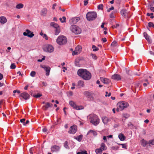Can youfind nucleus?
I'll list each match as a JSON object with an SVG mask.
<instances>
[{"mask_svg": "<svg viewBox=\"0 0 154 154\" xmlns=\"http://www.w3.org/2000/svg\"><path fill=\"white\" fill-rule=\"evenodd\" d=\"M77 74L84 79L86 80L90 79L91 77V73L86 69H79L77 72Z\"/></svg>", "mask_w": 154, "mask_h": 154, "instance_id": "f257e3e1", "label": "nucleus"}, {"mask_svg": "<svg viewBox=\"0 0 154 154\" xmlns=\"http://www.w3.org/2000/svg\"><path fill=\"white\" fill-rule=\"evenodd\" d=\"M89 120L91 123L95 125H97L99 123V119L97 116L94 114H91L89 116Z\"/></svg>", "mask_w": 154, "mask_h": 154, "instance_id": "f03ea898", "label": "nucleus"}, {"mask_svg": "<svg viewBox=\"0 0 154 154\" xmlns=\"http://www.w3.org/2000/svg\"><path fill=\"white\" fill-rule=\"evenodd\" d=\"M129 106L128 103L124 101H121L117 104V109L116 111L119 112V110H122L125 108Z\"/></svg>", "mask_w": 154, "mask_h": 154, "instance_id": "7ed1b4c3", "label": "nucleus"}, {"mask_svg": "<svg viewBox=\"0 0 154 154\" xmlns=\"http://www.w3.org/2000/svg\"><path fill=\"white\" fill-rule=\"evenodd\" d=\"M97 17V13L94 12H88L86 15L87 19L89 21H91L94 20Z\"/></svg>", "mask_w": 154, "mask_h": 154, "instance_id": "20e7f679", "label": "nucleus"}, {"mask_svg": "<svg viewBox=\"0 0 154 154\" xmlns=\"http://www.w3.org/2000/svg\"><path fill=\"white\" fill-rule=\"evenodd\" d=\"M57 42L59 45H63L66 43L67 39L63 35L60 36L57 39Z\"/></svg>", "mask_w": 154, "mask_h": 154, "instance_id": "39448f33", "label": "nucleus"}, {"mask_svg": "<svg viewBox=\"0 0 154 154\" xmlns=\"http://www.w3.org/2000/svg\"><path fill=\"white\" fill-rule=\"evenodd\" d=\"M71 30L72 32L76 34H79L81 32V29L75 25H72Z\"/></svg>", "mask_w": 154, "mask_h": 154, "instance_id": "423d86ee", "label": "nucleus"}, {"mask_svg": "<svg viewBox=\"0 0 154 154\" xmlns=\"http://www.w3.org/2000/svg\"><path fill=\"white\" fill-rule=\"evenodd\" d=\"M83 94L89 100L92 101L94 100V98L93 96V94L91 92L86 91L84 92Z\"/></svg>", "mask_w": 154, "mask_h": 154, "instance_id": "0eeeda50", "label": "nucleus"}, {"mask_svg": "<svg viewBox=\"0 0 154 154\" xmlns=\"http://www.w3.org/2000/svg\"><path fill=\"white\" fill-rule=\"evenodd\" d=\"M69 105L74 109L76 110H80L83 109V107L82 106H77L76 105L75 103L72 101L69 102Z\"/></svg>", "mask_w": 154, "mask_h": 154, "instance_id": "6e6552de", "label": "nucleus"}, {"mask_svg": "<svg viewBox=\"0 0 154 154\" xmlns=\"http://www.w3.org/2000/svg\"><path fill=\"white\" fill-rule=\"evenodd\" d=\"M121 14L123 17L125 18H129L131 16L129 14V12L125 9H123L121 10Z\"/></svg>", "mask_w": 154, "mask_h": 154, "instance_id": "1a4fd4ad", "label": "nucleus"}, {"mask_svg": "<svg viewBox=\"0 0 154 154\" xmlns=\"http://www.w3.org/2000/svg\"><path fill=\"white\" fill-rule=\"evenodd\" d=\"M77 126L76 125H74L70 127L68 132L70 134H75L77 131Z\"/></svg>", "mask_w": 154, "mask_h": 154, "instance_id": "9d476101", "label": "nucleus"}, {"mask_svg": "<svg viewBox=\"0 0 154 154\" xmlns=\"http://www.w3.org/2000/svg\"><path fill=\"white\" fill-rule=\"evenodd\" d=\"M23 35L30 38L33 37L34 35L32 32H31V31L28 29H26V31L23 32Z\"/></svg>", "mask_w": 154, "mask_h": 154, "instance_id": "9b49d317", "label": "nucleus"}, {"mask_svg": "<svg viewBox=\"0 0 154 154\" xmlns=\"http://www.w3.org/2000/svg\"><path fill=\"white\" fill-rule=\"evenodd\" d=\"M40 67L44 69L46 72L45 75L46 76H48L49 75V73L51 69V68L48 66H46L45 65H41Z\"/></svg>", "mask_w": 154, "mask_h": 154, "instance_id": "f8f14e48", "label": "nucleus"}, {"mask_svg": "<svg viewBox=\"0 0 154 154\" xmlns=\"http://www.w3.org/2000/svg\"><path fill=\"white\" fill-rule=\"evenodd\" d=\"M44 50L46 51L51 52L53 51L54 48L51 45H48L44 48Z\"/></svg>", "mask_w": 154, "mask_h": 154, "instance_id": "ddd939ff", "label": "nucleus"}, {"mask_svg": "<svg viewBox=\"0 0 154 154\" xmlns=\"http://www.w3.org/2000/svg\"><path fill=\"white\" fill-rule=\"evenodd\" d=\"M80 19V18L79 17H76L72 18L70 19L69 20V23L72 24L76 23L78 21H79Z\"/></svg>", "mask_w": 154, "mask_h": 154, "instance_id": "4468645a", "label": "nucleus"}, {"mask_svg": "<svg viewBox=\"0 0 154 154\" xmlns=\"http://www.w3.org/2000/svg\"><path fill=\"white\" fill-rule=\"evenodd\" d=\"M20 96L26 100L29 99L30 97L29 95L28 94V93L26 92L21 93L20 94Z\"/></svg>", "mask_w": 154, "mask_h": 154, "instance_id": "2eb2a0df", "label": "nucleus"}, {"mask_svg": "<svg viewBox=\"0 0 154 154\" xmlns=\"http://www.w3.org/2000/svg\"><path fill=\"white\" fill-rule=\"evenodd\" d=\"M112 78L117 81L120 80L121 77L120 75L117 74H115L112 76Z\"/></svg>", "mask_w": 154, "mask_h": 154, "instance_id": "dca6fc26", "label": "nucleus"}, {"mask_svg": "<svg viewBox=\"0 0 154 154\" xmlns=\"http://www.w3.org/2000/svg\"><path fill=\"white\" fill-rule=\"evenodd\" d=\"M60 147L56 145H54L51 146V149L52 152H57L60 149Z\"/></svg>", "mask_w": 154, "mask_h": 154, "instance_id": "f3484780", "label": "nucleus"}, {"mask_svg": "<svg viewBox=\"0 0 154 154\" xmlns=\"http://www.w3.org/2000/svg\"><path fill=\"white\" fill-rule=\"evenodd\" d=\"M52 104L49 103L47 102L45 103V105L42 107V109L45 110H47L49 107H51Z\"/></svg>", "mask_w": 154, "mask_h": 154, "instance_id": "a211bd4d", "label": "nucleus"}, {"mask_svg": "<svg viewBox=\"0 0 154 154\" xmlns=\"http://www.w3.org/2000/svg\"><path fill=\"white\" fill-rule=\"evenodd\" d=\"M100 80L103 83L106 84H108L109 82V80L107 79L101 77L100 78Z\"/></svg>", "mask_w": 154, "mask_h": 154, "instance_id": "6ab92c4d", "label": "nucleus"}, {"mask_svg": "<svg viewBox=\"0 0 154 154\" xmlns=\"http://www.w3.org/2000/svg\"><path fill=\"white\" fill-rule=\"evenodd\" d=\"M143 35L147 41H148L149 43H151L152 42V40L150 38L149 36L148 35L147 33L144 32L143 33Z\"/></svg>", "mask_w": 154, "mask_h": 154, "instance_id": "aec40b11", "label": "nucleus"}, {"mask_svg": "<svg viewBox=\"0 0 154 154\" xmlns=\"http://www.w3.org/2000/svg\"><path fill=\"white\" fill-rule=\"evenodd\" d=\"M7 21L6 18L4 16L0 17V22L2 24H4Z\"/></svg>", "mask_w": 154, "mask_h": 154, "instance_id": "412c9836", "label": "nucleus"}, {"mask_svg": "<svg viewBox=\"0 0 154 154\" xmlns=\"http://www.w3.org/2000/svg\"><path fill=\"white\" fill-rule=\"evenodd\" d=\"M47 13V9L43 8L42 9L41 12V14L43 16H45Z\"/></svg>", "mask_w": 154, "mask_h": 154, "instance_id": "4be33fe9", "label": "nucleus"}, {"mask_svg": "<svg viewBox=\"0 0 154 154\" xmlns=\"http://www.w3.org/2000/svg\"><path fill=\"white\" fill-rule=\"evenodd\" d=\"M141 142L142 146L143 147H145L146 145L148 143L147 141L143 139L141 140Z\"/></svg>", "mask_w": 154, "mask_h": 154, "instance_id": "5701e85b", "label": "nucleus"}, {"mask_svg": "<svg viewBox=\"0 0 154 154\" xmlns=\"http://www.w3.org/2000/svg\"><path fill=\"white\" fill-rule=\"evenodd\" d=\"M102 121L104 124H106L109 121V119L106 117H104L102 119Z\"/></svg>", "mask_w": 154, "mask_h": 154, "instance_id": "b1692460", "label": "nucleus"}, {"mask_svg": "<svg viewBox=\"0 0 154 154\" xmlns=\"http://www.w3.org/2000/svg\"><path fill=\"white\" fill-rule=\"evenodd\" d=\"M101 150H106L107 149V147L105 144L104 143H102L100 145V148Z\"/></svg>", "mask_w": 154, "mask_h": 154, "instance_id": "393cba45", "label": "nucleus"}, {"mask_svg": "<svg viewBox=\"0 0 154 154\" xmlns=\"http://www.w3.org/2000/svg\"><path fill=\"white\" fill-rule=\"evenodd\" d=\"M82 47L81 46L78 45L75 47V50L79 54L82 51Z\"/></svg>", "mask_w": 154, "mask_h": 154, "instance_id": "a878e982", "label": "nucleus"}, {"mask_svg": "<svg viewBox=\"0 0 154 154\" xmlns=\"http://www.w3.org/2000/svg\"><path fill=\"white\" fill-rule=\"evenodd\" d=\"M119 137L121 141H124L125 138V136L122 133L119 135Z\"/></svg>", "mask_w": 154, "mask_h": 154, "instance_id": "bb28decb", "label": "nucleus"}, {"mask_svg": "<svg viewBox=\"0 0 154 154\" xmlns=\"http://www.w3.org/2000/svg\"><path fill=\"white\" fill-rule=\"evenodd\" d=\"M78 85L80 87H83L84 85V82L81 80H80L78 81Z\"/></svg>", "mask_w": 154, "mask_h": 154, "instance_id": "cd10ccee", "label": "nucleus"}, {"mask_svg": "<svg viewBox=\"0 0 154 154\" xmlns=\"http://www.w3.org/2000/svg\"><path fill=\"white\" fill-rule=\"evenodd\" d=\"M117 10H115L110 15V17L111 18H113L115 17L114 14L117 13Z\"/></svg>", "mask_w": 154, "mask_h": 154, "instance_id": "c85d7f7f", "label": "nucleus"}, {"mask_svg": "<svg viewBox=\"0 0 154 154\" xmlns=\"http://www.w3.org/2000/svg\"><path fill=\"white\" fill-rule=\"evenodd\" d=\"M50 25L51 26L55 28V29L59 27V25L53 22L51 23Z\"/></svg>", "mask_w": 154, "mask_h": 154, "instance_id": "c756f323", "label": "nucleus"}, {"mask_svg": "<svg viewBox=\"0 0 154 154\" xmlns=\"http://www.w3.org/2000/svg\"><path fill=\"white\" fill-rule=\"evenodd\" d=\"M83 136L82 135H80L77 137H74V138H75L76 140H78L80 142L81 141L82 138Z\"/></svg>", "mask_w": 154, "mask_h": 154, "instance_id": "7c9ffc66", "label": "nucleus"}, {"mask_svg": "<svg viewBox=\"0 0 154 154\" xmlns=\"http://www.w3.org/2000/svg\"><path fill=\"white\" fill-rule=\"evenodd\" d=\"M95 151L97 154H101L102 152V150L100 148L96 149Z\"/></svg>", "mask_w": 154, "mask_h": 154, "instance_id": "2f4dec72", "label": "nucleus"}, {"mask_svg": "<svg viewBox=\"0 0 154 154\" xmlns=\"http://www.w3.org/2000/svg\"><path fill=\"white\" fill-rule=\"evenodd\" d=\"M23 7V5L22 3H20L17 5L16 8L18 9H20L22 8Z\"/></svg>", "mask_w": 154, "mask_h": 154, "instance_id": "473e14b6", "label": "nucleus"}, {"mask_svg": "<svg viewBox=\"0 0 154 154\" xmlns=\"http://www.w3.org/2000/svg\"><path fill=\"white\" fill-rule=\"evenodd\" d=\"M55 34L56 35H58L60 32V27L55 29Z\"/></svg>", "mask_w": 154, "mask_h": 154, "instance_id": "72a5a7b5", "label": "nucleus"}, {"mask_svg": "<svg viewBox=\"0 0 154 154\" xmlns=\"http://www.w3.org/2000/svg\"><path fill=\"white\" fill-rule=\"evenodd\" d=\"M148 143L149 146H151V145H154V139L150 140L149 141Z\"/></svg>", "mask_w": 154, "mask_h": 154, "instance_id": "f704fd0d", "label": "nucleus"}, {"mask_svg": "<svg viewBox=\"0 0 154 154\" xmlns=\"http://www.w3.org/2000/svg\"><path fill=\"white\" fill-rule=\"evenodd\" d=\"M60 20V21L62 23H64V22H66V18L65 17H62V18L60 17L59 18Z\"/></svg>", "mask_w": 154, "mask_h": 154, "instance_id": "c9c22d12", "label": "nucleus"}, {"mask_svg": "<svg viewBox=\"0 0 154 154\" xmlns=\"http://www.w3.org/2000/svg\"><path fill=\"white\" fill-rule=\"evenodd\" d=\"M92 48L93 49V51H96L99 50V48H98L96 47L94 45H92Z\"/></svg>", "mask_w": 154, "mask_h": 154, "instance_id": "e433bc0d", "label": "nucleus"}, {"mask_svg": "<svg viewBox=\"0 0 154 154\" xmlns=\"http://www.w3.org/2000/svg\"><path fill=\"white\" fill-rule=\"evenodd\" d=\"M90 56H92V58L96 60L97 58V57L95 54L91 53L90 54Z\"/></svg>", "mask_w": 154, "mask_h": 154, "instance_id": "4c0bfd02", "label": "nucleus"}, {"mask_svg": "<svg viewBox=\"0 0 154 154\" xmlns=\"http://www.w3.org/2000/svg\"><path fill=\"white\" fill-rule=\"evenodd\" d=\"M148 26L149 27H152L154 28V24L152 22H149L148 23Z\"/></svg>", "mask_w": 154, "mask_h": 154, "instance_id": "58836bf2", "label": "nucleus"}, {"mask_svg": "<svg viewBox=\"0 0 154 154\" xmlns=\"http://www.w3.org/2000/svg\"><path fill=\"white\" fill-rule=\"evenodd\" d=\"M103 6L102 4H100L98 5L97 8L99 10H102L103 9Z\"/></svg>", "mask_w": 154, "mask_h": 154, "instance_id": "ea45409f", "label": "nucleus"}, {"mask_svg": "<svg viewBox=\"0 0 154 154\" xmlns=\"http://www.w3.org/2000/svg\"><path fill=\"white\" fill-rule=\"evenodd\" d=\"M36 74V72L34 71H32L30 73V75L32 77H34Z\"/></svg>", "mask_w": 154, "mask_h": 154, "instance_id": "a19ab883", "label": "nucleus"}, {"mask_svg": "<svg viewBox=\"0 0 154 154\" xmlns=\"http://www.w3.org/2000/svg\"><path fill=\"white\" fill-rule=\"evenodd\" d=\"M77 154H88L87 151H82L81 152H79L77 153Z\"/></svg>", "mask_w": 154, "mask_h": 154, "instance_id": "79ce46f5", "label": "nucleus"}, {"mask_svg": "<svg viewBox=\"0 0 154 154\" xmlns=\"http://www.w3.org/2000/svg\"><path fill=\"white\" fill-rule=\"evenodd\" d=\"M68 144V143L67 141H66L64 143V146L66 148H69Z\"/></svg>", "mask_w": 154, "mask_h": 154, "instance_id": "37998d69", "label": "nucleus"}, {"mask_svg": "<svg viewBox=\"0 0 154 154\" xmlns=\"http://www.w3.org/2000/svg\"><path fill=\"white\" fill-rule=\"evenodd\" d=\"M16 66L14 63H12L11 66H10V68L11 69H14L16 68Z\"/></svg>", "mask_w": 154, "mask_h": 154, "instance_id": "c03bdc74", "label": "nucleus"}, {"mask_svg": "<svg viewBox=\"0 0 154 154\" xmlns=\"http://www.w3.org/2000/svg\"><path fill=\"white\" fill-rule=\"evenodd\" d=\"M117 45V42L115 41H114L111 44V46L113 47H114L116 46Z\"/></svg>", "mask_w": 154, "mask_h": 154, "instance_id": "a18cd8bd", "label": "nucleus"}, {"mask_svg": "<svg viewBox=\"0 0 154 154\" xmlns=\"http://www.w3.org/2000/svg\"><path fill=\"white\" fill-rule=\"evenodd\" d=\"M34 97L35 98H38L42 96V94H38L37 95H33Z\"/></svg>", "mask_w": 154, "mask_h": 154, "instance_id": "49530a36", "label": "nucleus"}, {"mask_svg": "<svg viewBox=\"0 0 154 154\" xmlns=\"http://www.w3.org/2000/svg\"><path fill=\"white\" fill-rule=\"evenodd\" d=\"M123 116L126 118H128L129 117V115L128 114H124Z\"/></svg>", "mask_w": 154, "mask_h": 154, "instance_id": "de8ad7c7", "label": "nucleus"}, {"mask_svg": "<svg viewBox=\"0 0 154 154\" xmlns=\"http://www.w3.org/2000/svg\"><path fill=\"white\" fill-rule=\"evenodd\" d=\"M114 8L113 6H112L111 7L109 8V9L107 10V11L108 12H109L111 11L114 10Z\"/></svg>", "mask_w": 154, "mask_h": 154, "instance_id": "09e8293b", "label": "nucleus"}, {"mask_svg": "<svg viewBox=\"0 0 154 154\" xmlns=\"http://www.w3.org/2000/svg\"><path fill=\"white\" fill-rule=\"evenodd\" d=\"M79 54L75 50L74 51H73L72 53V55H77L78 54Z\"/></svg>", "mask_w": 154, "mask_h": 154, "instance_id": "8fccbe9b", "label": "nucleus"}, {"mask_svg": "<svg viewBox=\"0 0 154 154\" xmlns=\"http://www.w3.org/2000/svg\"><path fill=\"white\" fill-rule=\"evenodd\" d=\"M121 145H122V148H125V149H127V146L126 144H122Z\"/></svg>", "mask_w": 154, "mask_h": 154, "instance_id": "3c124183", "label": "nucleus"}, {"mask_svg": "<svg viewBox=\"0 0 154 154\" xmlns=\"http://www.w3.org/2000/svg\"><path fill=\"white\" fill-rule=\"evenodd\" d=\"M119 147L118 146H113L112 147V149L114 150H117L118 149Z\"/></svg>", "mask_w": 154, "mask_h": 154, "instance_id": "603ef678", "label": "nucleus"}, {"mask_svg": "<svg viewBox=\"0 0 154 154\" xmlns=\"http://www.w3.org/2000/svg\"><path fill=\"white\" fill-rule=\"evenodd\" d=\"M88 0H84V5L85 6L88 3Z\"/></svg>", "mask_w": 154, "mask_h": 154, "instance_id": "864d4df0", "label": "nucleus"}, {"mask_svg": "<svg viewBox=\"0 0 154 154\" xmlns=\"http://www.w3.org/2000/svg\"><path fill=\"white\" fill-rule=\"evenodd\" d=\"M43 37L44 38H45V39L46 40H47L48 39V36L45 34H44Z\"/></svg>", "mask_w": 154, "mask_h": 154, "instance_id": "5fc2aeb1", "label": "nucleus"}, {"mask_svg": "<svg viewBox=\"0 0 154 154\" xmlns=\"http://www.w3.org/2000/svg\"><path fill=\"white\" fill-rule=\"evenodd\" d=\"M26 120L25 119H23L20 120V121L22 123H23V125H24V123H25V121Z\"/></svg>", "mask_w": 154, "mask_h": 154, "instance_id": "6e6d98bb", "label": "nucleus"}, {"mask_svg": "<svg viewBox=\"0 0 154 154\" xmlns=\"http://www.w3.org/2000/svg\"><path fill=\"white\" fill-rule=\"evenodd\" d=\"M119 24H116V26L113 25L112 26V28L113 29H114V28H117V27L119 26Z\"/></svg>", "mask_w": 154, "mask_h": 154, "instance_id": "4d7b16f0", "label": "nucleus"}, {"mask_svg": "<svg viewBox=\"0 0 154 154\" xmlns=\"http://www.w3.org/2000/svg\"><path fill=\"white\" fill-rule=\"evenodd\" d=\"M106 94L105 95L106 97H109L111 94V93H108L107 92H106Z\"/></svg>", "mask_w": 154, "mask_h": 154, "instance_id": "13d9d810", "label": "nucleus"}, {"mask_svg": "<svg viewBox=\"0 0 154 154\" xmlns=\"http://www.w3.org/2000/svg\"><path fill=\"white\" fill-rule=\"evenodd\" d=\"M101 40L102 41H103V42H105L107 41L106 39V38H102Z\"/></svg>", "mask_w": 154, "mask_h": 154, "instance_id": "bf43d9fd", "label": "nucleus"}, {"mask_svg": "<svg viewBox=\"0 0 154 154\" xmlns=\"http://www.w3.org/2000/svg\"><path fill=\"white\" fill-rule=\"evenodd\" d=\"M45 57H44L43 58H42V59H38V62H42L43 60H45Z\"/></svg>", "mask_w": 154, "mask_h": 154, "instance_id": "052dcab7", "label": "nucleus"}, {"mask_svg": "<svg viewBox=\"0 0 154 154\" xmlns=\"http://www.w3.org/2000/svg\"><path fill=\"white\" fill-rule=\"evenodd\" d=\"M16 92L18 93V94H19L20 93V92L19 90H17L14 91L13 93H15Z\"/></svg>", "mask_w": 154, "mask_h": 154, "instance_id": "680f3d73", "label": "nucleus"}, {"mask_svg": "<svg viewBox=\"0 0 154 154\" xmlns=\"http://www.w3.org/2000/svg\"><path fill=\"white\" fill-rule=\"evenodd\" d=\"M68 93V94L70 96H72L73 95V92L72 91H69Z\"/></svg>", "mask_w": 154, "mask_h": 154, "instance_id": "e2e57ef3", "label": "nucleus"}, {"mask_svg": "<svg viewBox=\"0 0 154 154\" xmlns=\"http://www.w3.org/2000/svg\"><path fill=\"white\" fill-rule=\"evenodd\" d=\"M29 122V121L28 120H27L25 123H24V125H26L27 124H28Z\"/></svg>", "mask_w": 154, "mask_h": 154, "instance_id": "0e129e2a", "label": "nucleus"}, {"mask_svg": "<svg viewBox=\"0 0 154 154\" xmlns=\"http://www.w3.org/2000/svg\"><path fill=\"white\" fill-rule=\"evenodd\" d=\"M42 131L44 132H45L47 131V129L46 128H44L43 129Z\"/></svg>", "mask_w": 154, "mask_h": 154, "instance_id": "69168bd1", "label": "nucleus"}, {"mask_svg": "<svg viewBox=\"0 0 154 154\" xmlns=\"http://www.w3.org/2000/svg\"><path fill=\"white\" fill-rule=\"evenodd\" d=\"M29 152L30 154H33V152H32V148H31L29 149Z\"/></svg>", "mask_w": 154, "mask_h": 154, "instance_id": "338daca9", "label": "nucleus"}, {"mask_svg": "<svg viewBox=\"0 0 154 154\" xmlns=\"http://www.w3.org/2000/svg\"><path fill=\"white\" fill-rule=\"evenodd\" d=\"M149 82H148L147 83H143V85L144 86H146L148 84H149Z\"/></svg>", "mask_w": 154, "mask_h": 154, "instance_id": "774afa93", "label": "nucleus"}]
</instances>
